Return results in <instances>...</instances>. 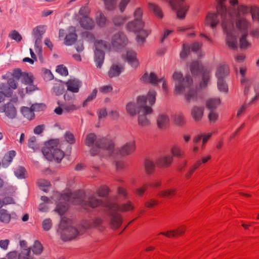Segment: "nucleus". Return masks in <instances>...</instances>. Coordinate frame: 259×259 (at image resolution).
<instances>
[{"instance_id": "f257e3e1", "label": "nucleus", "mask_w": 259, "mask_h": 259, "mask_svg": "<svg viewBox=\"0 0 259 259\" xmlns=\"http://www.w3.org/2000/svg\"><path fill=\"white\" fill-rule=\"evenodd\" d=\"M231 7L228 9V13L225 16L228 24H232V28L227 25L224 27L223 20L221 24L223 29L226 34V42L229 47L234 49L237 47L236 29L241 34H248L249 30L251 27V22L249 19V9L247 5L239 4L238 0H229Z\"/></svg>"}, {"instance_id": "f03ea898", "label": "nucleus", "mask_w": 259, "mask_h": 259, "mask_svg": "<svg viewBox=\"0 0 259 259\" xmlns=\"http://www.w3.org/2000/svg\"><path fill=\"white\" fill-rule=\"evenodd\" d=\"M84 197V193L82 191L64 193L60 196L59 203H57L55 210L59 214H63L67 208V202L79 205L85 209L95 208L103 203V201L97 198L95 194L89 195L85 198Z\"/></svg>"}, {"instance_id": "7ed1b4c3", "label": "nucleus", "mask_w": 259, "mask_h": 259, "mask_svg": "<svg viewBox=\"0 0 259 259\" xmlns=\"http://www.w3.org/2000/svg\"><path fill=\"white\" fill-rule=\"evenodd\" d=\"M128 44L126 35L122 32L115 33L112 37L111 44L109 42L100 40L95 42V61L98 68H101L104 60L105 50H109L112 46L115 49H120L124 47Z\"/></svg>"}, {"instance_id": "20e7f679", "label": "nucleus", "mask_w": 259, "mask_h": 259, "mask_svg": "<svg viewBox=\"0 0 259 259\" xmlns=\"http://www.w3.org/2000/svg\"><path fill=\"white\" fill-rule=\"evenodd\" d=\"M172 79L176 81L175 88V93L176 94H184L185 100L188 103L197 101V94L194 89L191 77L186 76L183 78L181 72L175 71L172 75Z\"/></svg>"}, {"instance_id": "39448f33", "label": "nucleus", "mask_w": 259, "mask_h": 259, "mask_svg": "<svg viewBox=\"0 0 259 259\" xmlns=\"http://www.w3.org/2000/svg\"><path fill=\"white\" fill-rule=\"evenodd\" d=\"M156 92L150 90L147 96H140L138 98V104L140 109L138 112L137 121L139 126L146 127L149 126L151 122L148 116L153 112L151 107L154 105L156 100Z\"/></svg>"}, {"instance_id": "423d86ee", "label": "nucleus", "mask_w": 259, "mask_h": 259, "mask_svg": "<svg viewBox=\"0 0 259 259\" xmlns=\"http://www.w3.org/2000/svg\"><path fill=\"white\" fill-rule=\"evenodd\" d=\"M84 143L86 146L91 147L90 153L92 156L110 155L113 152L114 144L112 142L104 139H97L93 133L87 135Z\"/></svg>"}, {"instance_id": "0eeeda50", "label": "nucleus", "mask_w": 259, "mask_h": 259, "mask_svg": "<svg viewBox=\"0 0 259 259\" xmlns=\"http://www.w3.org/2000/svg\"><path fill=\"white\" fill-rule=\"evenodd\" d=\"M218 2V6L217 8V13H209L206 17L205 24L209 25L212 29L216 27L219 23V18L218 16L221 17V20H223V24L224 27L226 28L227 25L228 27L232 28V24L230 23L228 24V21L225 19V16L228 13V9L224 4V2L226 0H216Z\"/></svg>"}, {"instance_id": "6e6552de", "label": "nucleus", "mask_w": 259, "mask_h": 259, "mask_svg": "<svg viewBox=\"0 0 259 259\" xmlns=\"http://www.w3.org/2000/svg\"><path fill=\"white\" fill-rule=\"evenodd\" d=\"M42 152L48 160H54L58 162L64 156V152L60 149L59 142L57 139L52 140L46 143Z\"/></svg>"}, {"instance_id": "1a4fd4ad", "label": "nucleus", "mask_w": 259, "mask_h": 259, "mask_svg": "<svg viewBox=\"0 0 259 259\" xmlns=\"http://www.w3.org/2000/svg\"><path fill=\"white\" fill-rule=\"evenodd\" d=\"M58 232L64 241L72 240L81 234V231L75 228L72 225V221L66 218H62Z\"/></svg>"}, {"instance_id": "9d476101", "label": "nucleus", "mask_w": 259, "mask_h": 259, "mask_svg": "<svg viewBox=\"0 0 259 259\" xmlns=\"http://www.w3.org/2000/svg\"><path fill=\"white\" fill-rule=\"evenodd\" d=\"M143 11L140 8H137L135 9L133 13L134 19L128 22L126 28L127 30H135L139 27L145 26V23L142 19Z\"/></svg>"}, {"instance_id": "9b49d317", "label": "nucleus", "mask_w": 259, "mask_h": 259, "mask_svg": "<svg viewBox=\"0 0 259 259\" xmlns=\"http://www.w3.org/2000/svg\"><path fill=\"white\" fill-rule=\"evenodd\" d=\"M140 80L142 82H148L153 85H156L160 82H162L163 90L165 92H167L168 88L164 78L162 77L160 79H158L156 75L153 72L150 73H145L141 77Z\"/></svg>"}, {"instance_id": "f8f14e48", "label": "nucleus", "mask_w": 259, "mask_h": 259, "mask_svg": "<svg viewBox=\"0 0 259 259\" xmlns=\"http://www.w3.org/2000/svg\"><path fill=\"white\" fill-rule=\"evenodd\" d=\"M183 2L184 1L181 0H170L169 2L171 7L173 9L177 10V17L179 19H183L185 17V15L189 9V6L183 3Z\"/></svg>"}, {"instance_id": "ddd939ff", "label": "nucleus", "mask_w": 259, "mask_h": 259, "mask_svg": "<svg viewBox=\"0 0 259 259\" xmlns=\"http://www.w3.org/2000/svg\"><path fill=\"white\" fill-rule=\"evenodd\" d=\"M108 208L112 211L126 212L134 210L135 206L131 201H127L120 205L114 202H109L108 204Z\"/></svg>"}, {"instance_id": "4468645a", "label": "nucleus", "mask_w": 259, "mask_h": 259, "mask_svg": "<svg viewBox=\"0 0 259 259\" xmlns=\"http://www.w3.org/2000/svg\"><path fill=\"white\" fill-rule=\"evenodd\" d=\"M246 72V68L245 67H241L240 68V73L242 75V78L241 79V84L243 88L244 95L247 98L251 94L252 91L251 90V85L252 81L246 78L245 77V74Z\"/></svg>"}, {"instance_id": "2eb2a0df", "label": "nucleus", "mask_w": 259, "mask_h": 259, "mask_svg": "<svg viewBox=\"0 0 259 259\" xmlns=\"http://www.w3.org/2000/svg\"><path fill=\"white\" fill-rule=\"evenodd\" d=\"M145 26L138 28L135 30H130L137 33V39L139 44H143L146 38L150 33L151 30L149 29H144Z\"/></svg>"}, {"instance_id": "dca6fc26", "label": "nucleus", "mask_w": 259, "mask_h": 259, "mask_svg": "<svg viewBox=\"0 0 259 259\" xmlns=\"http://www.w3.org/2000/svg\"><path fill=\"white\" fill-rule=\"evenodd\" d=\"M0 112H5L6 116L11 119L14 118L17 114L16 108L11 103L0 106Z\"/></svg>"}, {"instance_id": "f3484780", "label": "nucleus", "mask_w": 259, "mask_h": 259, "mask_svg": "<svg viewBox=\"0 0 259 259\" xmlns=\"http://www.w3.org/2000/svg\"><path fill=\"white\" fill-rule=\"evenodd\" d=\"M136 149V144L134 140H132L125 143L119 149V153L122 156H127Z\"/></svg>"}, {"instance_id": "a211bd4d", "label": "nucleus", "mask_w": 259, "mask_h": 259, "mask_svg": "<svg viewBox=\"0 0 259 259\" xmlns=\"http://www.w3.org/2000/svg\"><path fill=\"white\" fill-rule=\"evenodd\" d=\"M76 29L74 27L71 26L68 29V32L65 37L64 44L70 46L74 44L77 39V35L75 33Z\"/></svg>"}, {"instance_id": "6ab92c4d", "label": "nucleus", "mask_w": 259, "mask_h": 259, "mask_svg": "<svg viewBox=\"0 0 259 259\" xmlns=\"http://www.w3.org/2000/svg\"><path fill=\"white\" fill-rule=\"evenodd\" d=\"M65 84L67 87V90L74 93H78L79 89L81 85V81L75 78L68 80Z\"/></svg>"}, {"instance_id": "aec40b11", "label": "nucleus", "mask_w": 259, "mask_h": 259, "mask_svg": "<svg viewBox=\"0 0 259 259\" xmlns=\"http://www.w3.org/2000/svg\"><path fill=\"white\" fill-rule=\"evenodd\" d=\"M156 122L159 129L165 130L169 126V118L167 114L161 113L158 115Z\"/></svg>"}, {"instance_id": "412c9836", "label": "nucleus", "mask_w": 259, "mask_h": 259, "mask_svg": "<svg viewBox=\"0 0 259 259\" xmlns=\"http://www.w3.org/2000/svg\"><path fill=\"white\" fill-rule=\"evenodd\" d=\"M126 60L128 63L134 68H137L140 64L137 58V54L132 50H128L126 53Z\"/></svg>"}, {"instance_id": "4be33fe9", "label": "nucleus", "mask_w": 259, "mask_h": 259, "mask_svg": "<svg viewBox=\"0 0 259 259\" xmlns=\"http://www.w3.org/2000/svg\"><path fill=\"white\" fill-rule=\"evenodd\" d=\"M186 230V227L183 225L176 230H169L166 232H161L159 234L163 235L168 238L176 237L184 234Z\"/></svg>"}, {"instance_id": "5701e85b", "label": "nucleus", "mask_w": 259, "mask_h": 259, "mask_svg": "<svg viewBox=\"0 0 259 259\" xmlns=\"http://www.w3.org/2000/svg\"><path fill=\"white\" fill-rule=\"evenodd\" d=\"M111 214L110 225L113 229H117L121 225L122 220L120 214L116 213L117 211L109 209Z\"/></svg>"}, {"instance_id": "b1692460", "label": "nucleus", "mask_w": 259, "mask_h": 259, "mask_svg": "<svg viewBox=\"0 0 259 259\" xmlns=\"http://www.w3.org/2000/svg\"><path fill=\"white\" fill-rule=\"evenodd\" d=\"M45 32L44 26H37L33 29L32 34L35 39V45L38 47L40 44L43 34Z\"/></svg>"}, {"instance_id": "393cba45", "label": "nucleus", "mask_w": 259, "mask_h": 259, "mask_svg": "<svg viewBox=\"0 0 259 259\" xmlns=\"http://www.w3.org/2000/svg\"><path fill=\"white\" fill-rule=\"evenodd\" d=\"M123 65L121 64H113L108 72V76L110 78H113L119 76L123 71Z\"/></svg>"}, {"instance_id": "a878e982", "label": "nucleus", "mask_w": 259, "mask_h": 259, "mask_svg": "<svg viewBox=\"0 0 259 259\" xmlns=\"http://www.w3.org/2000/svg\"><path fill=\"white\" fill-rule=\"evenodd\" d=\"M172 157L169 155L160 156L156 159V163L159 167H168L172 162Z\"/></svg>"}, {"instance_id": "bb28decb", "label": "nucleus", "mask_w": 259, "mask_h": 259, "mask_svg": "<svg viewBox=\"0 0 259 259\" xmlns=\"http://www.w3.org/2000/svg\"><path fill=\"white\" fill-rule=\"evenodd\" d=\"M204 108L203 107L194 106L191 110V115L195 121H200L203 116Z\"/></svg>"}, {"instance_id": "cd10ccee", "label": "nucleus", "mask_w": 259, "mask_h": 259, "mask_svg": "<svg viewBox=\"0 0 259 259\" xmlns=\"http://www.w3.org/2000/svg\"><path fill=\"white\" fill-rule=\"evenodd\" d=\"M229 74V68L226 65H221L219 66L216 71L215 75L219 80V85L221 84V79H224Z\"/></svg>"}, {"instance_id": "c85d7f7f", "label": "nucleus", "mask_w": 259, "mask_h": 259, "mask_svg": "<svg viewBox=\"0 0 259 259\" xmlns=\"http://www.w3.org/2000/svg\"><path fill=\"white\" fill-rule=\"evenodd\" d=\"M79 22L80 26L85 29H92L95 26L93 20L89 17H80Z\"/></svg>"}, {"instance_id": "c756f323", "label": "nucleus", "mask_w": 259, "mask_h": 259, "mask_svg": "<svg viewBox=\"0 0 259 259\" xmlns=\"http://www.w3.org/2000/svg\"><path fill=\"white\" fill-rule=\"evenodd\" d=\"M140 107L139 105L138 104V101L136 103H128L126 106V110L128 114L131 116H134L137 114H138V112L139 111Z\"/></svg>"}, {"instance_id": "7c9ffc66", "label": "nucleus", "mask_w": 259, "mask_h": 259, "mask_svg": "<svg viewBox=\"0 0 259 259\" xmlns=\"http://www.w3.org/2000/svg\"><path fill=\"white\" fill-rule=\"evenodd\" d=\"M248 8L249 15L251 16L252 20L255 23L259 22V8L255 6L247 5Z\"/></svg>"}, {"instance_id": "2f4dec72", "label": "nucleus", "mask_w": 259, "mask_h": 259, "mask_svg": "<svg viewBox=\"0 0 259 259\" xmlns=\"http://www.w3.org/2000/svg\"><path fill=\"white\" fill-rule=\"evenodd\" d=\"M8 84L9 85L8 89H6V86L5 87L6 96L7 97H10L13 94L12 90H15L17 88V82L14 78H10L8 80Z\"/></svg>"}, {"instance_id": "473e14b6", "label": "nucleus", "mask_w": 259, "mask_h": 259, "mask_svg": "<svg viewBox=\"0 0 259 259\" xmlns=\"http://www.w3.org/2000/svg\"><path fill=\"white\" fill-rule=\"evenodd\" d=\"M221 104L219 98H210L206 102V107L209 110H214Z\"/></svg>"}, {"instance_id": "72a5a7b5", "label": "nucleus", "mask_w": 259, "mask_h": 259, "mask_svg": "<svg viewBox=\"0 0 259 259\" xmlns=\"http://www.w3.org/2000/svg\"><path fill=\"white\" fill-rule=\"evenodd\" d=\"M128 19L126 16L117 15L113 17L112 22L116 26H120L122 25Z\"/></svg>"}, {"instance_id": "f704fd0d", "label": "nucleus", "mask_w": 259, "mask_h": 259, "mask_svg": "<svg viewBox=\"0 0 259 259\" xmlns=\"http://www.w3.org/2000/svg\"><path fill=\"white\" fill-rule=\"evenodd\" d=\"M149 6L150 10L153 12L157 18L159 19L163 18V14L159 6L153 3H149Z\"/></svg>"}, {"instance_id": "c9c22d12", "label": "nucleus", "mask_w": 259, "mask_h": 259, "mask_svg": "<svg viewBox=\"0 0 259 259\" xmlns=\"http://www.w3.org/2000/svg\"><path fill=\"white\" fill-rule=\"evenodd\" d=\"M15 156V152L11 151L6 154L2 160V165L4 167H7L12 161Z\"/></svg>"}, {"instance_id": "e433bc0d", "label": "nucleus", "mask_w": 259, "mask_h": 259, "mask_svg": "<svg viewBox=\"0 0 259 259\" xmlns=\"http://www.w3.org/2000/svg\"><path fill=\"white\" fill-rule=\"evenodd\" d=\"M145 168L146 172L148 175L152 174L155 168L154 162L151 159L146 160L145 162Z\"/></svg>"}, {"instance_id": "4c0bfd02", "label": "nucleus", "mask_w": 259, "mask_h": 259, "mask_svg": "<svg viewBox=\"0 0 259 259\" xmlns=\"http://www.w3.org/2000/svg\"><path fill=\"white\" fill-rule=\"evenodd\" d=\"M96 23L101 27H104L107 23V18L101 12H98L96 14Z\"/></svg>"}, {"instance_id": "58836bf2", "label": "nucleus", "mask_w": 259, "mask_h": 259, "mask_svg": "<svg viewBox=\"0 0 259 259\" xmlns=\"http://www.w3.org/2000/svg\"><path fill=\"white\" fill-rule=\"evenodd\" d=\"M171 153L174 157L182 158L184 155V152L182 151L180 147L177 145H173L170 149Z\"/></svg>"}, {"instance_id": "ea45409f", "label": "nucleus", "mask_w": 259, "mask_h": 259, "mask_svg": "<svg viewBox=\"0 0 259 259\" xmlns=\"http://www.w3.org/2000/svg\"><path fill=\"white\" fill-rule=\"evenodd\" d=\"M177 193L176 189H164L159 192L158 195L160 197L164 198H169L172 196H175Z\"/></svg>"}, {"instance_id": "a19ab883", "label": "nucleus", "mask_w": 259, "mask_h": 259, "mask_svg": "<svg viewBox=\"0 0 259 259\" xmlns=\"http://www.w3.org/2000/svg\"><path fill=\"white\" fill-rule=\"evenodd\" d=\"M19 259H33V254L31 253V248H23L19 254Z\"/></svg>"}, {"instance_id": "79ce46f5", "label": "nucleus", "mask_w": 259, "mask_h": 259, "mask_svg": "<svg viewBox=\"0 0 259 259\" xmlns=\"http://www.w3.org/2000/svg\"><path fill=\"white\" fill-rule=\"evenodd\" d=\"M21 112L23 116L29 120L32 119L34 117V113L33 112L31 108L23 107L21 108Z\"/></svg>"}, {"instance_id": "37998d69", "label": "nucleus", "mask_w": 259, "mask_h": 259, "mask_svg": "<svg viewBox=\"0 0 259 259\" xmlns=\"http://www.w3.org/2000/svg\"><path fill=\"white\" fill-rule=\"evenodd\" d=\"M104 3L108 11H113L117 8V0H104Z\"/></svg>"}, {"instance_id": "c03bdc74", "label": "nucleus", "mask_w": 259, "mask_h": 259, "mask_svg": "<svg viewBox=\"0 0 259 259\" xmlns=\"http://www.w3.org/2000/svg\"><path fill=\"white\" fill-rule=\"evenodd\" d=\"M11 220V215L6 209L0 210V221L4 223H8Z\"/></svg>"}, {"instance_id": "a18cd8bd", "label": "nucleus", "mask_w": 259, "mask_h": 259, "mask_svg": "<svg viewBox=\"0 0 259 259\" xmlns=\"http://www.w3.org/2000/svg\"><path fill=\"white\" fill-rule=\"evenodd\" d=\"M33 253L36 255L40 254L43 250L42 244L37 240L35 241L33 246L30 248Z\"/></svg>"}, {"instance_id": "49530a36", "label": "nucleus", "mask_w": 259, "mask_h": 259, "mask_svg": "<svg viewBox=\"0 0 259 259\" xmlns=\"http://www.w3.org/2000/svg\"><path fill=\"white\" fill-rule=\"evenodd\" d=\"M109 192V188L105 185L100 186L96 191L97 194L100 197H105Z\"/></svg>"}, {"instance_id": "de8ad7c7", "label": "nucleus", "mask_w": 259, "mask_h": 259, "mask_svg": "<svg viewBox=\"0 0 259 259\" xmlns=\"http://www.w3.org/2000/svg\"><path fill=\"white\" fill-rule=\"evenodd\" d=\"M248 35L241 34V36L240 38V46L241 49H246L251 47V43L246 39Z\"/></svg>"}, {"instance_id": "09e8293b", "label": "nucleus", "mask_w": 259, "mask_h": 259, "mask_svg": "<svg viewBox=\"0 0 259 259\" xmlns=\"http://www.w3.org/2000/svg\"><path fill=\"white\" fill-rule=\"evenodd\" d=\"M251 101V98L247 101V100L245 101L244 103L238 109L237 113V116L238 117H239L241 114L245 111L246 109L248 108L250 105L255 103L256 102H252L251 103L250 101Z\"/></svg>"}, {"instance_id": "8fccbe9b", "label": "nucleus", "mask_w": 259, "mask_h": 259, "mask_svg": "<svg viewBox=\"0 0 259 259\" xmlns=\"http://www.w3.org/2000/svg\"><path fill=\"white\" fill-rule=\"evenodd\" d=\"M174 120L175 124L179 126H182L185 123V119L183 114H177L174 116Z\"/></svg>"}, {"instance_id": "3c124183", "label": "nucleus", "mask_w": 259, "mask_h": 259, "mask_svg": "<svg viewBox=\"0 0 259 259\" xmlns=\"http://www.w3.org/2000/svg\"><path fill=\"white\" fill-rule=\"evenodd\" d=\"M15 174L16 176L19 179H24L26 176V171L25 169L21 166L17 167L15 170Z\"/></svg>"}, {"instance_id": "603ef678", "label": "nucleus", "mask_w": 259, "mask_h": 259, "mask_svg": "<svg viewBox=\"0 0 259 259\" xmlns=\"http://www.w3.org/2000/svg\"><path fill=\"white\" fill-rule=\"evenodd\" d=\"M210 72L208 71H204L203 73L202 81L200 83V87L201 88L205 87L209 81L210 78Z\"/></svg>"}, {"instance_id": "864d4df0", "label": "nucleus", "mask_w": 259, "mask_h": 259, "mask_svg": "<svg viewBox=\"0 0 259 259\" xmlns=\"http://www.w3.org/2000/svg\"><path fill=\"white\" fill-rule=\"evenodd\" d=\"M37 184L40 188L44 191H47L50 186V183L46 180H39Z\"/></svg>"}, {"instance_id": "5fc2aeb1", "label": "nucleus", "mask_w": 259, "mask_h": 259, "mask_svg": "<svg viewBox=\"0 0 259 259\" xmlns=\"http://www.w3.org/2000/svg\"><path fill=\"white\" fill-rule=\"evenodd\" d=\"M131 0H120L117 7L120 13H123L126 9V7L130 3Z\"/></svg>"}, {"instance_id": "6e6d98bb", "label": "nucleus", "mask_w": 259, "mask_h": 259, "mask_svg": "<svg viewBox=\"0 0 259 259\" xmlns=\"http://www.w3.org/2000/svg\"><path fill=\"white\" fill-rule=\"evenodd\" d=\"M9 36L12 39L19 42L22 40V36L16 30H12L9 34Z\"/></svg>"}, {"instance_id": "4d7b16f0", "label": "nucleus", "mask_w": 259, "mask_h": 259, "mask_svg": "<svg viewBox=\"0 0 259 259\" xmlns=\"http://www.w3.org/2000/svg\"><path fill=\"white\" fill-rule=\"evenodd\" d=\"M113 90V87L111 84L103 85L99 88V91L103 94H107L111 93Z\"/></svg>"}, {"instance_id": "13d9d810", "label": "nucleus", "mask_w": 259, "mask_h": 259, "mask_svg": "<svg viewBox=\"0 0 259 259\" xmlns=\"http://www.w3.org/2000/svg\"><path fill=\"white\" fill-rule=\"evenodd\" d=\"M200 65L198 61H193L190 65V69L192 74H197L199 71Z\"/></svg>"}, {"instance_id": "bf43d9fd", "label": "nucleus", "mask_w": 259, "mask_h": 259, "mask_svg": "<svg viewBox=\"0 0 259 259\" xmlns=\"http://www.w3.org/2000/svg\"><path fill=\"white\" fill-rule=\"evenodd\" d=\"M21 81L25 84H30L33 82L32 76L29 75L27 73H23Z\"/></svg>"}, {"instance_id": "052dcab7", "label": "nucleus", "mask_w": 259, "mask_h": 259, "mask_svg": "<svg viewBox=\"0 0 259 259\" xmlns=\"http://www.w3.org/2000/svg\"><path fill=\"white\" fill-rule=\"evenodd\" d=\"M97 90L95 89L92 92V93L89 95L87 99L83 103V106L85 107L89 102L93 100L97 96Z\"/></svg>"}, {"instance_id": "680f3d73", "label": "nucleus", "mask_w": 259, "mask_h": 259, "mask_svg": "<svg viewBox=\"0 0 259 259\" xmlns=\"http://www.w3.org/2000/svg\"><path fill=\"white\" fill-rule=\"evenodd\" d=\"M56 72L64 76H66L68 74L67 68L63 65H58L57 67Z\"/></svg>"}, {"instance_id": "e2e57ef3", "label": "nucleus", "mask_w": 259, "mask_h": 259, "mask_svg": "<svg viewBox=\"0 0 259 259\" xmlns=\"http://www.w3.org/2000/svg\"><path fill=\"white\" fill-rule=\"evenodd\" d=\"M64 138L66 142L69 144H73L75 142V138L73 135L70 132H66L64 135Z\"/></svg>"}, {"instance_id": "0e129e2a", "label": "nucleus", "mask_w": 259, "mask_h": 259, "mask_svg": "<svg viewBox=\"0 0 259 259\" xmlns=\"http://www.w3.org/2000/svg\"><path fill=\"white\" fill-rule=\"evenodd\" d=\"M53 93L57 96L63 94V87L60 84H56L53 87Z\"/></svg>"}, {"instance_id": "69168bd1", "label": "nucleus", "mask_w": 259, "mask_h": 259, "mask_svg": "<svg viewBox=\"0 0 259 259\" xmlns=\"http://www.w3.org/2000/svg\"><path fill=\"white\" fill-rule=\"evenodd\" d=\"M28 145L29 148H31L33 150L38 148V146L36 143V139L34 136L30 138L28 140Z\"/></svg>"}, {"instance_id": "338daca9", "label": "nucleus", "mask_w": 259, "mask_h": 259, "mask_svg": "<svg viewBox=\"0 0 259 259\" xmlns=\"http://www.w3.org/2000/svg\"><path fill=\"white\" fill-rule=\"evenodd\" d=\"M52 226V221L50 219L44 220L42 223V227L44 230L48 231Z\"/></svg>"}, {"instance_id": "774afa93", "label": "nucleus", "mask_w": 259, "mask_h": 259, "mask_svg": "<svg viewBox=\"0 0 259 259\" xmlns=\"http://www.w3.org/2000/svg\"><path fill=\"white\" fill-rule=\"evenodd\" d=\"M190 52V47L186 44L183 46V50L180 53L181 58H185Z\"/></svg>"}]
</instances>
